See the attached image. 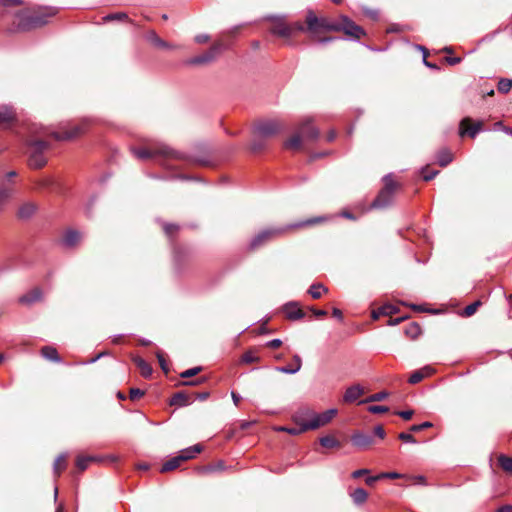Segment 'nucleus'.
Wrapping results in <instances>:
<instances>
[{
    "label": "nucleus",
    "mask_w": 512,
    "mask_h": 512,
    "mask_svg": "<svg viewBox=\"0 0 512 512\" xmlns=\"http://www.w3.org/2000/svg\"><path fill=\"white\" fill-rule=\"evenodd\" d=\"M323 220H324L323 217H315V218H310L305 221H300V222L292 223V224L285 225V226L271 227V228L264 229V230L260 231L259 233H257L251 239V241L249 243V248L251 250H255V249L263 246L267 242L286 234L289 230L313 225V224L319 223Z\"/></svg>",
    "instance_id": "1"
},
{
    "label": "nucleus",
    "mask_w": 512,
    "mask_h": 512,
    "mask_svg": "<svg viewBox=\"0 0 512 512\" xmlns=\"http://www.w3.org/2000/svg\"><path fill=\"white\" fill-rule=\"evenodd\" d=\"M58 12L55 7H45L32 12H21L17 14V28L27 31L42 27L48 23V19Z\"/></svg>",
    "instance_id": "2"
},
{
    "label": "nucleus",
    "mask_w": 512,
    "mask_h": 512,
    "mask_svg": "<svg viewBox=\"0 0 512 512\" xmlns=\"http://www.w3.org/2000/svg\"><path fill=\"white\" fill-rule=\"evenodd\" d=\"M27 146L29 166L34 169L44 167L47 163L45 152L50 148V144L44 140H33L29 141Z\"/></svg>",
    "instance_id": "3"
},
{
    "label": "nucleus",
    "mask_w": 512,
    "mask_h": 512,
    "mask_svg": "<svg viewBox=\"0 0 512 512\" xmlns=\"http://www.w3.org/2000/svg\"><path fill=\"white\" fill-rule=\"evenodd\" d=\"M133 155L141 160L163 157L165 159L180 158V154L166 145H158L153 148H131Z\"/></svg>",
    "instance_id": "4"
},
{
    "label": "nucleus",
    "mask_w": 512,
    "mask_h": 512,
    "mask_svg": "<svg viewBox=\"0 0 512 512\" xmlns=\"http://www.w3.org/2000/svg\"><path fill=\"white\" fill-rule=\"evenodd\" d=\"M384 187L381 189L377 197L371 203V208L382 209L388 207L394 198L396 190V183L394 182L392 175L387 174L383 177Z\"/></svg>",
    "instance_id": "5"
},
{
    "label": "nucleus",
    "mask_w": 512,
    "mask_h": 512,
    "mask_svg": "<svg viewBox=\"0 0 512 512\" xmlns=\"http://www.w3.org/2000/svg\"><path fill=\"white\" fill-rule=\"evenodd\" d=\"M307 31L317 33L319 31L339 32L338 21L330 20L326 17H317L313 11L309 10L306 15Z\"/></svg>",
    "instance_id": "6"
},
{
    "label": "nucleus",
    "mask_w": 512,
    "mask_h": 512,
    "mask_svg": "<svg viewBox=\"0 0 512 512\" xmlns=\"http://www.w3.org/2000/svg\"><path fill=\"white\" fill-rule=\"evenodd\" d=\"M304 415L309 423L311 430H315L321 426L329 423L332 418L337 414V409L332 408L324 411L323 413H315L309 408L303 409Z\"/></svg>",
    "instance_id": "7"
},
{
    "label": "nucleus",
    "mask_w": 512,
    "mask_h": 512,
    "mask_svg": "<svg viewBox=\"0 0 512 512\" xmlns=\"http://www.w3.org/2000/svg\"><path fill=\"white\" fill-rule=\"evenodd\" d=\"M293 421L296 424V427L279 426L276 428V430L280 432H286L291 435H299L308 430H311L306 416L304 415L303 409L297 411L293 415Z\"/></svg>",
    "instance_id": "8"
},
{
    "label": "nucleus",
    "mask_w": 512,
    "mask_h": 512,
    "mask_svg": "<svg viewBox=\"0 0 512 512\" xmlns=\"http://www.w3.org/2000/svg\"><path fill=\"white\" fill-rule=\"evenodd\" d=\"M340 19L341 22L338 21L339 31H343L350 39L359 40L365 35L364 29L347 16L342 15Z\"/></svg>",
    "instance_id": "9"
},
{
    "label": "nucleus",
    "mask_w": 512,
    "mask_h": 512,
    "mask_svg": "<svg viewBox=\"0 0 512 512\" xmlns=\"http://www.w3.org/2000/svg\"><path fill=\"white\" fill-rule=\"evenodd\" d=\"M222 50L223 45L221 43H215L209 48V50L201 55L190 58L186 63L188 65H204L211 63L217 58Z\"/></svg>",
    "instance_id": "10"
},
{
    "label": "nucleus",
    "mask_w": 512,
    "mask_h": 512,
    "mask_svg": "<svg viewBox=\"0 0 512 512\" xmlns=\"http://www.w3.org/2000/svg\"><path fill=\"white\" fill-rule=\"evenodd\" d=\"M85 131V122L68 127V124L60 127L59 131H52L50 134L58 141L71 140Z\"/></svg>",
    "instance_id": "11"
},
{
    "label": "nucleus",
    "mask_w": 512,
    "mask_h": 512,
    "mask_svg": "<svg viewBox=\"0 0 512 512\" xmlns=\"http://www.w3.org/2000/svg\"><path fill=\"white\" fill-rule=\"evenodd\" d=\"M282 128V124L276 120L261 121L255 125L254 134L262 138H268L279 133Z\"/></svg>",
    "instance_id": "12"
},
{
    "label": "nucleus",
    "mask_w": 512,
    "mask_h": 512,
    "mask_svg": "<svg viewBox=\"0 0 512 512\" xmlns=\"http://www.w3.org/2000/svg\"><path fill=\"white\" fill-rule=\"evenodd\" d=\"M270 20L274 21L273 26L270 29V32L274 35L288 38L292 35V27L287 25L283 19L279 17H269Z\"/></svg>",
    "instance_id": "13"
},
{
    "label": "nucleus",
    "mask_w": 512,
    "mask_h": 512,
    "mask_svg": "<svg viewBox=\"0 0 512 512\" xmlns=\"http://www.w3.org/2000/svg\"><path fill=\"white\" fill-rule=\"evenodd\" d=\"M283 311L289 320H299L305 316V313L300 308L299 303L290 301L283 306Z\"/></svg>",
    "instance_id": "14"
},
{
    "label": "nucleus",
    "mask_w": 512,
    "mask_h": 512,
    "mask_svg": "<svg viewBox=\"0 0 512 512\" xmlns=\"http://www.w3.org/2000/svg\"><path fill=\"white\" fill-rule=\"evenodd\" d=\"M299 133L307 139H317L319 136V130L312 125V119L306 118L299 125Z\"/></svg>",
    "instance_id": "15"
},
{
    "label": "nucleus",
    "mask_w": 512,
    "mask_h": 512,
    "mask_svg": "<svg viewBox=\"0 0 512 512\" xmlns=\"http://www.w3.org/2000/svg\"><path fill=\"white\" fill-rule=\"evenodd\" d=\"M42 297V290L36 287L19 297V303L25 306H30L36 302L41 301Z\"/></svg>",
    "instance_id": "16"
},
{
    "label": "nucleus",
    "mask_w": 512,
    "mask_h": 512,
    "mask_svg": "<svg viewBox=\"0 0 512 512\" xmlns=\"http://www.w3.org/2000/svg\"><path fill=\"white\" fill-rule=\"evenodd\" d=\"M373 437L363 432H356L351 436V442L354 446L365 449L373 443Z\"/></svg>",
    "instance_id": "17"
},
{
    "label": "nucleus",
    "mask_w": 512,
    "mask_h": 512,
    "mask_svg": "<svg viewBox=\"0 0 512 512\" xmlns=\"http://www.w3.org/2000/svg\"><path fill=\"white\" fill-rule=\"evenodd\" d=\"M82 239V234L77 230H67L62 238V244L66 248L75 247Z\"/></svg>",
    "instance_id": "18"
},
{
    "label": "nucleus",
    "mask_w": 512,
    "mask_h": 512,
    "mask_svg": "<svg viewBox=\"0 0 512 512\" xmlns=\"http://www.w3.org/2000/svg\"><path fill=\"white\" fill-rule=\"evenodd\" d=\"M364 393V389L361 385L356 384L348 387L343 395V400L346 403L355 402Z\"/></svg>",
    "instance_id": "19"
},
{
    "label": "nucleus",
    "mask_w": 512,
    "mask_h": 512,
    "mask_svg": "<svg viewBox=\"0 0 512 512\" xmlns=\"http://www.w3.org/2000/svg\"><path fill=\"white\" fill-rule=\"evenodd\" d=\"M302 367V359L298 354L293 356V364L287 366H278L275 368L276 371L283 374H295L300 371Z\"/></svg>",
    "instance_id": "20"
},
{
    "label": "nucleus",
    "mask_w": 512,
    "mask_h": 512,
    "mask_svg": "<svg viewBox=\"0 0 512 512\" xmlns=\"http://www.w3.org/2000/svg\"><path fill=\"white\" fill-rule=\"evenodd\" d=\"M470 122L469 118H464L460 123V135L464 136L466 133L472 138H474L481 130H482V122L478 121L477 123L470 126L467 130H464L463 127Z\"/></svg>",
    "instance_id": "21"
},
{
    "label": "nucleus",
    "mask_w": 512,
    "mask_h": 512,
    "mask_svg": "<svg viewBox=\"0 0 512 512\" xmlns=\"http://www.w3.org/2000/svg\"><path fill=\"white\" fill-rule=\"evenodd\" d=\"M202 449L203 448L200 444H195L188 448L182 449L177 456H179V459H181L182 461H187L193 459L197 454H199L202 451Z\"/></svg>",
    "instance_id": "22"
},
{
    "label": "nucleus",
    "mask_w": 512,
    "mask_h": 512,
    "mask_svg": "<svg viewBox=\"0 0 512 512\" xmlns=\"http://www.w3.org/2000/svg\"><path fill=\"white\" fill-rule=\"evenodd\" d=\"M15 119V113L12 107L4 105L0 107V126H6Z\"/></svg>",
    "instance_id": "23"
},
{
    "label": "nucleus",
    "mask_w": 512,
    "mask_h": 512,
    "mask_svg": "<svg viewBox=\"0 0 512 512\" xmlns=\"http://www.w3.org/2000/svg\"><path fill=\"white\" fill-rule=\"evenodd\" d=\"M147 40L149 42H151L153 45H155L156 47H159V48H164V49H173V48H176L177 46H174V45H171L169 44L168 42L162 40L155 31H149L147 33V36H146Z\"/></svg>",
    "instance_id": "24"
},
{
    "label": "nucleus",
    "mask_w": 512,
    "mask_h": 512,
    "mask_svg": "<svg viewBox=\"0 0 512 512\" xmlns=\"http://www.w3.org/2000/svg\"><path fill=\"white\" fill-rule=\"evenodd\" d=\"M133 362L139 368L141 375L144 378H149L152 375V367L141 357H134Z\"/></svg>",
    "instance_id": "25"
},
{
    "label": "nucleus",
    "mask_w": 512,
    "mask_h": 512,
    "mask_svg": "<svg viewBox=\"0 0 512 512\" xmlns=\"http://www.w3.org/2000/svg\"><path fill=\"white\" fill-rule=\"evenodd\" d=\"M350 497L355 505L360 506L367 501L368 493L363 488H356L350 493Z\"/></svg>",
    "instance_id": "26"
},
{
    "label": "nucleus",
    "mask_w": 512,
    "mask_h": 512,
    "mask_svg": "<svg viewBox=\"0 0 512 512\" xmlns=\"http://www.w3.org/2000/svg\"><path fill=\"white\" fill-rule=\"evenodd\" d=\"M169 403L172 406H186L189 404V397L185 392L179 391L172 395Z\"/></svg>",
    "instance_id": "27"
},
{
    "label": "nucleus",
    "mask_w": 512,
    "mask_h": 512,
    "mask_svg": "<svg viewBox=\"0 0 512 512\" xmlns=\"http://www.w3.org/2000/svg\"><path fill=\"white\" fill-rule=\"evenodd\" d=\"M41 355L52 362L59 363L61 361V358L57 350L52 346H44L41 349Z\"/></svg>",
    "instance_id": "28"
},
{
    "label": "nucleus",
    "mask_w": 512,
    "mask_h": 512,
    "mask_svg": "<svg viewBox=\"0 0 512 512\" xmlns=\"http://www.w3.org/2000/svg\"><path fill=\"white\" fill-rule=\"evenodd\" d=\"M36 210V206L33 203H25L18 210V216L21 219L30 218Z\"/></svg>",
    "instance_id": "29"
},
{
    "label": "nucleus",
    "mask_w": 512,
    "mask_h": 512,
    "mask_svg": "<svg viewBox=\"0 0 512 512\" xmlns=\"http://www.w3.org/2000/svg\"><path fill=\"white\" fill-rule=\"evenodd\" d=\"M14 195V188L10 184H3L0 187V202L4 205Z\"/></svg>",
    "instance_id": "30"
},
{
    "label": "nucleus",
    "mask_w": 512,
    "mask_h": 512,
    "mask_svg": "<svg viewBox=\"0 0 512 512\" xmlns=\"http://www.w3.org/2000/svg\"><path fill=\"white\" fill-rule=\"evenodd\" d=\"M181 462H183V461L181 459H179V456H174L163 463L160 471L162 473L172 471V470L178 468L180 466Z\"/></svg>",
    "instance_id": "31"
},
{
    "label": "nucleus",
    "mask_w": 512,
    "mask_h": 512,
    "mask_svg": "<svg viewBox=\"0 0 512 512\" xmlns=\"http://www.w3.org/2000/svg\"><path fill=\"white\" fill-rule=\"evenodd\" d=\"M328 292V288L321 283H314L310 286L308 293L314 299H319L323 293Z\"/></svg>",
    "instance_id": "32"
},
{
    "label": "nucleus",
    "mask_w": 512,
    "mask_h": 512,
    "mask_svg": "<svg viewBox=\"0 0 512 512\" xmlns=\"http://www.w3.org/2000/svg\"><path fill=\"white\" fill-rule=\"evenodd\" d=\"M452 160H453V156L449 150H446V149L442 150L437 155V161L441 167L447 166L449 163L452 162Z\"/></svg>",
    "instance_id": "33"
},
{
    "label": "nucleus",
    "mask_w": 512,
    "mask_h": 512,
    "mask_svg": "<svg viewBox=\"0 0 512 512\" xmlns=\"http://www.w3.org/2000/svg\"><path fill=\"white\" fill-rule=\"evenodd\" d=\"M404 333L409 338L416 339L421 333V328L418 323L412 322L409 325H407V327L404 330Z\"/></svg>",
    "instance_id": "34"
},
{
    "label": "nucleus",
    "mask_w": 512,
    "mask_h": 512,
    "mask_svg": "<svg viewBox=\"0 0 512 512\" xmlns=\"http://www.w3.org/2000/svg\"><path fill=\"white\" fill-rule=\"evenodd\" d=\"M104 22H110V21H123L128 22L129 17L127 13L125 12H116V13H110L103 17Z\"/></svg>",
    "instance_id": "35"
},
{
    "label": "nucleus",
    "mask_w": 512,
    "mask_h": 512,
    "mask_svg": "<svg viewBox=\"0 0 512 512\" xmlns=\"http://www.w3.org/2000/svg\"><path fill=\"white\" fill-rule=\"evenodd\" d=\"M319 443L321 444V446L326 447V448L340 447V442L337 439H335L334 437L329 436V435L321 437L319 439Z\"/></svg>",
    "instance_id": "36"
},
{
    "label": "nucleus",
    "mask_w": 512,
    "mask_h": 512,
    "mask_svg": "<svg viewBox=\"0 0 512 512\" xmlns=\"http://www.w3.org/2000/svg\"><path fill=\"white\" fill-rule=\"evenodd\" d=\"M300 145H301V137H300V134H295L293 135L291 138H289L288 140H286L284 142V147L286 149H291V150H297L300 148Z\"/></svg>",
    "instance_id": "37"
},
{
    "label": "nucleus",
    "mask_w": 512,
    "mask_h": 512,
    "mask_svg": "<svg viewBox=\"0 0 512 512\" xmlns=\"http://www.w3.org/2000/svg\"><path fill=\"white\" fill-rule=\"evenodd\" d=\"M498 463L505 472L512 473V457L501 454L498 457Z\"/></svg>",
    "instance_id": "38"
},
{
    "label": "nucleus",
    "mask_w": 512,
    "mask_h": 512,
    "mask_svg": "<svg viewBox=\"0 0 512 512\" xmlns=\"http://www.w3.org/2000/svg\"><path fill=\"white\" fill-rule=\"evenodd\" d=\"M265 139L266 138H262V137L258 136L257 134H255V137L253 138V140L250 144L251 151L256 153V152H259L262 149H264V147L266 145Z\"/></svg>",
    "instance_id": "39"
},
{
    "label": "nucleus",
    "mask_w": 512,
    "mask_h": 512,
    "mask_svg": "<svg viewBox=\"0 0 512 512\" xmlns=\"http://www.w3.org/2000/svg\"><path fill=\"white\" fill-rule=\"evenodd\" d=\"M92 461H96V458L93 456H79L76 461V466L79 470L83 471Z\"/></svg>",
    "instance_id": "40"
},
{
    "label": "nucleus",
    "mask_w": 512,
    "mask_h": 512,
    "mask_svg": "<svg viewBox=\"0 0 512 512\" xmlns=\"http://www.w3.org/2000/svg\"><path fill=\"white\" fill-rule=\"evenodd\" d=\"M66 454H60L54 462V473L56 475L60 474V471L63 470L66 467L65 462Z\"/></svg>",
    "instance_id": "41"
},
{
    "label": "nucleus",
    "mask_w": 512,
    "mask_h": 512,
    "mask_svg": "<svg viewBox=\"0 0 512 512\" xmlns=\"http://www.w3.org/2000/svg\"><path fill=\"white\" fill-rule=\"evenodd\" d=\"M259 360L260 358L256 355V353L251 350L246 351L241 357V362L245 364L259 362Z\"/></svg>",
    "instance_id": "42"
},
{
    "label": "nucleus",
    "mask_w": 512,
    "mask_h": 512,
    "mask_svg": "<svg viewBox=\"0 0 512 512\" xmlns=\"http://www.w3.org/2000/svg\"><path fill=\"white\" fill-rule=\"evenodd\" d=\"M387 397H388V393L386 391H380L378 393L370 395L367 399L360 401L359 404L382 401Z\"/></svg>",
    "instance_id": "43"
},
{
    "label": "nucleus",
    "mask_w": 512,
    "mask_h": 512,
    "mask_svg": "<svg viewBox=\"0 0 512 512\" xmlns=\"http://www.w3.org/2000/svg\"><path fill=\"white\" fill-rule=\"evenodd\" d=\"M497 88L500 93H508L512 88V79H500Z\"/></svg>",
    "instance_id": "44"
},
{
    "label": "nucleus",
    "mask_w": 512,
    "mask_h": 512,
    "mask_svg": "<svg viewBox=\"0 0 512 512\" xmlns=\"http://www.w3.org/2000/svg\"><path fill=\"white\" fill-rule=\"evenodd\" d=\"M481 305H482V302L480 300H477V301L467 305L463 310V315L466 317L472 316Z\"/></svg>",
    "instance_id": "45"
},
{
    "label": "nucleus",
    "mask_w": 512,
    "mask_h": 512,
    "mask_svg": "<svg viewBox=\"0 0 512 512\" xmlns=\"http://www.w3.org/2000/svg\"><path fill=\"white\" fill-rule=\"evenodd\" d=\"M424 378H425V373L419 369V370H416L411 373V375L408 378V382L410 384H417L420 381H422Z\"/></svg>",
    "instance_id": "46"
},
{
    "label": "nucleus",
    "mask_w": 512,
    "mask_h": 512,
    "mask_svg": "<svg viewBox=\"0 0 512 512\" xmlns=\"http://www.w3.org/2000/svg\"><path fill=\"white\" fill-rule=\"evenodd\" d=\"M439 173L437 170H429L428 168H422L421 174L425 181H430L435 178V176Z\"/></svg>",
    "instance_id": "47"
},
{
    "label": "nucleus",
    "mask_w": 512,
    "mask_h": 512,
    "mask_svg": "<svg viewBox=\"0 0 512 512\" xmlns=\"http://www.w3.org/2000/svg\"><path fill=\"white\" fill-rule=\"evenodd\" d=\"M164 232L167 236L171 237L174 233H176L179 229V226L176 224H168L165 223L163 225Z\"/></svg>",
    "instance_id": "48"
},
{
    "label": "nucleus",
    "mask_w": 512,
    "mask_h": 512,
    "mask_svg": "<svg viewBox=\"0 0 512 512\" xmlns=\"http://www.w3.org/2000/svg\"><path fill=\"white\" fill-rule=\"evenodd\" d=\"M202 370L201 367H193L191 369L185 370L180 374L181 378H190L198 374Z\"/></svg>",
    "instance_id": "49"
},
{
    "label": "nucleus",
    "mask_w": 512,
    "mask_h": 512,
    "mask_svg": "<svg viewBox=\"0 0 512 512\" xmlns=\"http://www.w3.org/2000/svg\"><path fill=\"white\" fill-rule=\"evenodd\" d=\"M396 311H397L396 307L391 304H386L379 308V312L382 315H391V314L396 313Z\"/></svg>",
    "instance_id": "50"
},
{
    "label": "nucleus",
    "mask_w": 512,
    "mask_h": 512,
    "mask_svg": "<svg viewBox=\"0 0 512 512\" xmlns=\"http://www.w3.org/2000/svg\"><path fill=\"white\" fill-rule=\"evenodd\" d=\"M389 410L387 406L382 405H371L368 407V411L373 414L385 413Z\"/></svg>",
    "instance_id": "51"
},
{
    "label": "nucleus",
    "mask_w": 512,
    "mask_h": 512,
    "mask_svg": "<svg viewBox=\"0 0 512 512\" xmlns=\"http://www.w3.org/2000/svg\"><path fill=\"white\" fill-rule=\"evenodd\" d=\"M418 48L423 52V63H424V65L429 67V68H432V69H435V70H439V67L436 64H433V63L427 61V59H426V57H427L426 49L423 46H418Z\"/></svg>",
    "instance_id": "52"
},
{
    "label": "nucleus",
    "mask_w": 512,
    "mask_h": 512,
    "mask_svg": "<svg viewBox=\"0 0 512 512\" xmlns=\"http://www.w3.org/2000/svg\"><path fill=\"white\" fill-rule=\"evenodd\" d=\"M144 395V391L139 388H131L129 391V397L131 400H137Z\"/></svg>",
    "instance_id": "53"
},
{
    "label": "nucleus",
    "mask_w": 512,
    "mask_h": 512,
    "mask_svg": "<svg viewBox=\"0 0 512 512\" xmlns=\"http://www.w3.org/2000/svg\"><path fill=\"white\" fill-rule=\"evenodd\" d=\"M398 438L405 443H416L415 438L410 433L402 432L398 435Z\"/></svg>",
    "instance_id": "54"
},
{
    "label": "nucleus",
    "mask_w": 512,
    "mask_h": 512,
    "mask_svg": "<svg viewBox=\"0 0 512 512\" xmlns=\"http://www.w3.org/2000/svg\"><path fill=\"white\" fill-rule=\"evenodd\" d=\"M432 427V423L431 422H423L421 424H416V425H412L410 427V431L412 432H419L423 429H426V428H430Z\"/></svg>",
    "instance_id": "55"
},
{
    "label": "nucleus",
    "mask_w": 512,
    "mask_h": 512,
    "mask_svg": "<svg viewBox=\"0 0 512 512\" xmlns=\"http://www.w3.org/2000/svg\"><path fill=\"white\" fill-rule=\"evenodd\" d=\"M156 356H157V359H158V362L160 364L161 369L165 373H168V371H169L168 365H167V363L165 361V358H164L163 354L161 352H157Z\"/></svg>",
    "instance_id": "56"
},
{
    "label": "nucleus",
    "mask_w": 512,
    "mask_h": 512,
    "mask_svg": "<svg viewBox=\"0 0 512 512\" xmlns=\"http://www.w3.org/2000/svg\"><path fill=\"white\" fill-rule=\"evenodd\" d=\"M292 27V33L297 32H304L307 31V26L305 27L301 22H294L293 24L289 25Z\"/></svg>",
    "instance_id": "57"
},
{
    "label": "nucleus",
    "mask_w": 512,
    "mask_h": 512,
    "mask_svg": "<svg viewBox=\"0 0 512 512\" xmlns=\"http://www.w3.org/2000/svg\"><path fill=\"white\" fill-rule=\"evenodd\" d=\"M381 478H390V479H398L401 477H405L404 475L397 472H384L380 474Z\"/></svg>",
    "instance_id": "58"
},
{
    "label": "nucleus",
    "mask_w": 512,
    "mask_h": 512,
    "mask_svg": "<svg viewBox=\"0 0 512 512\" xmlns=\"http://www.w3.org/2000/svg\"><path fill=\"white\" fill-rule=\"evenodd\" d=\"M398 416L403 418L404 420H410L414 414L413 410H404V411H398L396 412Z\"/></svg>",
    "instance_id": "59"
},
{
    "label": "nucleus",
    "mask_w": 512,
    "mask_h": 512,
    "mask_svg": "<svg viewBox=\"0 0 512 512\" xmlns=\"http://www.w3.org/2000/svg\"><path fill=\"white\" fill-rule=\"evenodd\" d=\"M210 39V36L208 34H198L195 36L194 40L198 44H204L208 42Z\"/></svg>",
    "instance_id": "60"
},
{
    "label": "nucleus",
    "mask_w": 512,
    "mask_h": 512,
    "mask_svg": "<svg viewBox=\"0 0 512 512\" xmlns=\"http://www.w3.org/2000/svg\"><path fill=\"white\" fill-rule=\"evenodd\" d=\"M281 344H282L281 339L275 338V339H272V340L268 341L266 343V346L269 347V348H272V349H276V348L280 347Z\"/></svg>",
    "instance_id": "61"
},
{
    "label": "nucleus",
    "mask_w": 512,
    "mask_h": 512,
    "mask_svg": "<svg viewBox=\"0 0 512 512\" xmlns=\"http://www.w3.org/2000/svg\"><path fill=\"white\" fill-rule=\"evenodd\" d=\"M409 479L413 480L417 484L427 485L426 478L423 475L410 476Z\"/></svg>",
    "instance_id": "62"
},
{
    "label": "nucleus",
    "mask_w": 512,
    "mask_h": 512,
    "mask_svg": "<svg viewBox=\"0 0 512 512\" xmlns=\"http://www.w3.org/2000/svg\"><path fill=\"white\" fill-rule=\"evenodd\" d=\"M225 468L224 462L219 461L216 465H211L206 467V470L209 472L217 471V470H223Z\"/></svg>",
    "instance_id": "63"
},
{
    "label": "nucleus",
    "mask_w": 512,
    "mask_h": 512,
    "mask_svg": "<svg viewBox=\"0 0 512 512\" xmlns=\"http://www.w3.org/2000/svg\"><path fill=\"white\" fill-rule=\"evenodd\" d=\"M374 434L381 439L385 437V431L381 425H377L374 427Z\"/></svg>",
    "instance_id": "64"
}]
</instances>
